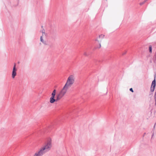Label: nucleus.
<instances>
[{"label": "nucleus", "instance_id": "nucleus-1", "mask_svg": "<svg viewBox=\"0 0 156 156\" xmlns=\"http://www.w3.org/2000/svg\"><path fill=\"white\" fill-rule=\"evenodd\" d=\"M52 147L51 139L48 138L44 144L43 145L40 149V156H42L49 151Z\"/></svg>", "mask_w": 156, "mask_h": 156}, {"label": "nucleus", "instance_id": "nucleus-2", "mask_svg": "<svg viewBox=\"0 0 156 156\" xmlns=\"http://www.w3.org/2000/svg\"><path fill=\"white\" fill-rule=\"evenodd\" d=\"M75 78L73 75L69 76L67 78L66 83L62 89L66 94L68 89L75 82Z\"/></svg>", "mask_w": 156, "mask_h": 156}, {"label": "nucleus", "instance_id": "nucleus-3", "mask_svg": "<svg viewBox=\"0 0 156 156\" xmlns=\"http://www.w3.org/2000/svg\"><path fill=\"white\" fill-rule=\"evenodd\" d=\"M55 94L56 90L55 89L53 90L51 94V96L50 98V102L51 103H53L55 101H58L59 100H60L65 95L66 93L62 89L59 93L57 95L56 99H55L54 98L55 95Z\"/></svg>", "mask_w": 156, "mask_h": 156}, {"label": "nucleus", "instance_id": "nucleus-4", "mask_svg": "<svg viewBox=\"0 0 156 156\" xmlns=\"http://www.w3.org/2000/svg\"><path fill=\"white\" fill-rule=\"evenodd\" d=\"M17 69L16 68V64H14V66L12 69V79H14L15 78V76L16 75Z\"/></svg>", "mask_w": 156, "mask_h": 156}, {"label": "nucleus", "instance_id": "nucleus-5", "mask_svg": "<svg viewBox=\"0 0 156 156\" xmlns=\"http://www.w3.org/2000/svg\"><path fill=\"white\" fill-rule=\"evenodd\" d=\"M104 35L101 34V35H99V37L98 38H97V39H96L95 40V41H97L99 43V46H97L96 47V48H100L101 47V40H98V39H100V38H101V39H103L104 38Z\"/></svg>", "mask_w": 156, "mask_h": 156}, {"label": "nucleus", "instance_id": "nucleus-6", "mask_svg": "<svg viewBox=\"0 0 156 156\" xmlns=\"http://www.w3.org/2000/svg\"><path fill=\"white\" fill-rule=\"evenodd\" d=\"M155 80L154 79L153 81L151 84V92H153L154 90L155 87Z\"/></svg>", "mask_w": 156, "mask_h": 156}, {"label": "nucleus", "instance_id": "nucleus-7", "mask_svg": "<svg viewBox=\"0 0 156 156\" xmlns=\"http://www.w3.org/2000/svg\"><path fill=\"white\" fill-rule=\"evenodd\" d=\"M40 41L44 44H47V41L46 40V38H40Z\"/></svg>", "mask_w": 156, "mask_h": 156}, {"label": "nucleus", "instance_id": "nucleus-8", "mask_svg": "<svg viewBox=\"0 0 156 156\" xmlns=\"http://www.w3.org/2000/svg\"><path fill=\"white\" fill-rule=\"evenodd\" d=\"M47 34L46 33L42 34V35L41 36L40 38H46Z\"/></svg>", "mask_w": 156, "mask_h": 156}, {"label": "nucleus", "instance_id": "nucleus-9", "mask_svg": "<svg viewBox=\"0 0 156 156\" xmlns=\"http://www.w3.org/2000/svg\"><path fill=\"white\" fill-rule=\"evenodd\" d=\"M42 30L40 31L42 34L45 33V30L44 28H43V26H41Z\"/></svg>", "mask_w": 156, "mask_h": 156}, {"label": "nucleus", "instance_id": "nucleus-10", "mask_svg": "<svg viewBox=\"0 0 156 156\" xmlns=\"http://www.w3.org/2000/svg\"><path fill=\"white\" fill-rule=\"evenodd\" d=\"M33 156H39V151H37Z\"/></svg>", "mask_w": 156, "mask_h": 156}, {"label": "nucleus", "instance_id": "nucleus-11", "mask_svg": "<svg viewBox=\"0 0 156 156\" xmlns=\"http://www.w3.org/2000/svg\"><path fill=\"white\" fill-rule=\"evenodd\" d=\"M149 51L150 53L152 52V47L151 45L149 46Z\"/></svg>", "mask_w": 156, "mask_h": 156}, {"label": "nucleus", "instance_id": "nucleus-12", "mask_svg": "<svg viewBox=\"0 0 156 156\" xmlns=\"http://www.w3.org/2000/svg\"><path fill=\"white\" fill-rule=\"evenodd\" d=\"M147 0H145L144 1H143V2H141L140 3V5H143V4H144L146 2H147Z\"/></svg>", "mask_w": 156, "mask_h": 156}, {"label": "nucleus", "instance_id": "nucleus-13", "mask_svg": "<svg viewBox=\"0 0 156 156\" xmlns=\"http://www.w3.org/2000/svg\"><path fill=\"white\" fill-rule=\"evenodd\" d=\"M83 55L86 56H87L88 55V54L86 52H84Z\"/></svg>", "mask_w": 156, "mask_h": 156}, {"label": "nucleus", "instance_id": "nucleus-14", "mask_svg": "<svg viewBox=\"0 0 156 156\" xmlns=\"http://www.w3.org/2000/svg\"><path fill=\"white\" fill-rule=\"evenodd\" d=\"M129 90L131 91L132 92H133V89L132 88H131L129 89Z\"/></svg>", "mask_w": 156, "mask_h": 156}, {"label": "nucleus", "instance_id": "nucleus-15", "mask_svg": "<svg viewBox=\"0 0 156 156\" xmlns=\"http://www.w3.org/2000/svg\"><path fill=\"white\" fill-rule=\"evenodd\" d=\"M154 99H156V92H155L154 94Z\"/></svg>", "mask_w": 156, "mask_h": 156}, {"label": "nucleus", "instance_id": "nucleus-16", "mask_svg": "<svg viewBox=\"0 0 156 156\" xmlns=\"http://www.w3.org/2000/svg\"><path fill=\"white\" fill-rule=\"evenodd\" d=\"M154 100L155 101V105L156 106V99H154Z\"/></svg>", "mask_w": 156, "mask_h": 156}, {"label": "nucleus", "instance_id": "nucleus-17", "mask_svg": "<svg viewBox=\"0 0 156 156\" xmlns=\"http://www.w3.org/2000/svg\"><path fill=\"white\" fill-rule=\"evenodd\" d=\"M126 53V52H125V53H124V54H125V53Z\"/></svg>", "mask_w": 156, "mask_h": 156}, {"label": "nucleus", "instance_id": "nucleus-18", "mask_svg": "<svg viewBox=\"0 0 156 156\" xmlns=\"http://www.w3.org/2000/svg\"><path fill=\"white\" fill-rule=\"evenodd\" d=\"M153 136V135L152 136V137Z\"/></svg>", "mask_w": 156, "mask_h": 156}, {"label": "nucleus", "instance_id": "nucleus-19", "mask_svg": "<svg viewBox=\"0 0 156 156\" xmlns=\"http://www.w3.org/2000/svg\"><path fill=\"white\" fill-rule=\"evenodd\" d=\"M153 136V135L152 136V137Z\"/></svg>", "mask_w": 156, "mask_h": 156}, {"label": "nucleus", "instance_id": "nucleus-20", "mask_svg": "<svg viewBox=\"0 0 156 156\" xmlns=\"http://www.w3.org/2000/svg\"><path fill=\"white\" fill-rule=\"evenodd\" d=\"M106 1H107V0H106Z\"/></svg>", "mask_w": 156, "mask_h": 156}]
</instances>
